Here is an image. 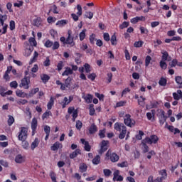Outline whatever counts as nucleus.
<instances>
[{
  "label": "nucleus",
  "mask_w": 182,
  "mask_h": 182,
  "mask_svg": "<svg viewBox=\"0 0 182 182\" xmlns=\"http://www.w3.org/2000/svg\"><path fill=\"white\" fill-rule=\"evenodd\" d=\"M177 65V60L173 59L171 62L169 63V66H171V68H176V66Z\"/></svg>",
  "instance_id": "obj_59"
},
{
  "label": "nucleus",
  "mask_w": 182,
  "mask_h": 182,
  "mask_svg": "<svg viewBox=\"0 0 182 182\" xmlns=\"http://www.w3.org/2000/svg\"><path fill=\"white\" fill-rule=\"evenodd\" d=\"M80 36V41H84L85 38H86V29H84L82 31V32L79 34Z\"/></svg>",
  "instance_id": "obj_31"
},
{
  "label": "nucleus",
  "mask_w": 182,
  "mask_h": 182,
  "mask_svg": "<svg viewBox=\"0 0 182 182\" xmlns=\"http://www.w3.org/2000/svg\"><path fill=\"white\" fill-rule=\"evenodd\" d=\"M92 163L97 166L100 163V156L97 155L93 159H92Z\"/></svg>",
  "instance_id": "obj_35"
},
{
  "label": "nucleus",
  "mask_w": 182,
  "mask_h": 182,
  "mask_svg": "<svg viewBox=\"0 0 182 182\" xmlns=\"http://www.w3.org/2000/svg\"><path fill=\"white\" fill-rule=\"evenodd\" d=\"M41 80H43V82H48V80H49L50 77H49V75L46 74H43V75L41 76Z\"/></svg>",
  "instance_id": "obj_47"
},
{
  "label": "nucleus",
  "mask_w": 182,
  "mask_h": 182,
  "mask_svg": "<svg viewBox=\"0 0 182 182\" xmlns=\"http://www.w3.org/2000/svg\"><path fill=\"white\" fill-rule=\"evenodd\" d=\"M80 141L82 144H84V147H85V150H86V151H90V145H89V142L86 140H85V139H81Z\"/></svg>",
  "instance_id": "obj_16"
},
{
  "label": "nucleus",
  "mask_w": 182,
  "mask_h": 182,
  "mask_svg": "<svg viewBox=\"0 0 182 182\" xmlns=\"http://www.w3.org/2000/svg\"><path fill=\"white\" fill-rule=\"evenodd\" d=\"M175 81H176V82L177 83V85L178 86H181V85H182V77H181V76H176L175 77Z\"/></svg>",
  "instance_id": "obj_43"
},
{
  "label": "nucleus",
  "mask_w": 182,
  "mask_h": 182,
  "mask_svg": "<svg viewBox=\"0 0 182 182\" xmlns=\"http://www.w3.org/2000/svg\"><path fill=\"white\" fill-rule=\"evenodd\" d=\"M103 173L106 177H110V176H112V171H110V169H103Z\"/></svg>",
  "instance_id": "obj_40"
},
{
  "label": "nucleus",
  "mask_w": 182,
  "mask_h": 182,
  "mask_svg": "<svg viewBox=\"0 0 182 182\" xmlns=\"http://www.w3.org/2000/svg\"><path fill=\"white\" fill-rule=\"evenodd\" d=\"M173 99L175 100H180L181 99H182V91H181V90H178L177 93L173 92Z\"/></svg>",
  "instance_id": "obj_13"
},
{
  "label": "nucleus",
  "mask_w": 182,
  "mask_h": 182,
  "mask_svg": "<svg viewBox=\"0 0 182 182\" xmlns=\"http://www.w3.org/2000/svg\"><path fill=\"white\" fill-rule=\"evenodd\" d=\"M90 134H95L97 132V126L95 124H92L89 128Z\"/></svg>",
  "instance_id": "obj_17"
},
{
  "label": "nucleus",
  "mask_w": 182,
  "mask_h": 182,
  "mask_svg": "<svg viewBox=\"0 0 182 182\" xmlns=\"http://www.w3.org/2000/svg\"><path fill=\"white\" fill-rule=\"evenodd\" d=\"M50 177L53 182H57L56 181V175L53 171L50 172Z\"/></svg>",
  "instance_id": "obj_52"
},
{
  "label": "nucleus",
  "mask_w": 182,
  "mask_h": 182,
  "mask_svg": "<svg viewBox=\"0 0 182 182\" xmlns=\"http://www.w3.org/2000/svg\"><path fill=\"white\" fill-rule=\"evenodd\" d=\"M44 132L46 134H50V127L46 125L44 127Z\"/></svg>",
  "instance_id": "obj_60"
},
{
  "label": "nucleus",
  "mask_w": 182,
  "mask_h": 182,
  "mask_svg": "<svg viewBox=\"0 0 182 182\" xmlns=\"http://www.w3.org/2000/svg\"><path fill=\"white\" fill-rule=\"evenodd\" d=\"M39 143H41V141H39V139L35 138L34 141L31 144V150L33 151L38 146H39Z\"/></svg>",
  "instance_id": "obj_12"
},
{
  "label": "nucleus",
  "mask_w": 182,
  "mask_h": 182,
  "mask_svg": "<svg viewBox=\"0 0 182 182\" xmlns=\"http://www.w3.org/2000/svg\"><path fill=\"white\" fill-rule=\"evenodd\" d=\"M69 75H73V71H72L70 67H65V70L62 73V76H69Z\"/></svg>",
  "instance_id": "obj_18"
},
{
  "label": "nucleus",
  "mask_w": 182,
  "mask_h": 182,
  "mask_svg": "<svg viewBox=\"0 0 182 182\" xmlns=\"http://www.w3.org/2000/svg\"><path fill=\"white\" fill-rule=\"evenodd\" d=\"M69 100L67 97H65L63 100V101L60 102V105L63 107V109H65V107H66V106H68V105H69Z\"/></svg>",
  "instance_id": "obj_23"
},
{
  "label": "nucleus",
  "mask_w": 182,
  "mask_h": 182,
  "mask_svg": "<svg viewBox=\"0 0 182 182\" xmlns=\"http://www.w3.org/2000/svg\"><path fill=\"white\" fill-rule=\"evenodd\" d=\"M38 92H39V87H36L34 89H32L29 93L28 94L27 97H33L34 95H36V93H38Z\"/></svg>",
  "instance_id": "obj_22"
},
{
  "label": "nucleus",
  "mask_w": 182,
  "mask_h": 182,
  "mask_svg": "<svg viewBox=\"0 0 182 182\" xmlns=\"http://www.w3.org/2000/svg\"><path fill=\"white\" fill-rule=\"evenodd\" d=\"M63 66H65V64H63V61H60L58 65H57V68H58V72H60V70L62 69H63Z\"/></svg>",
  "instance_id": "obj_50"
},
{
  "label": "nucleus",
  "mask_w": 182,
  "mask_h": 182,
  "mask_svg": "<svg viewBox=\"0 0 182 182\" xmlns=\"http://www.w3.org/2000/svg\"><path fill=\"white\" fill-rule=\"evenodd\" d=\"M9 26H10V31H14V30H15V21H14L11 20V21H10Z\"/></svg>",
  "instance_id": "obj_63"
},
{
  "label": "nucleus",
  "mask_w": 182,
  "mask_h": 182,
  "mask_svg": "<svg viewBox=\"0 0 182 182\" xmlns=\"http://www.w3.org/2000/svg\"><path fill=\"white\" fill-rule=\"evenodd\" d=\"M107 144H109V141H102L101 143V148L99 151V154H103V153H105V151H106V150H107L108 149V146Z\"/></svg>",
  "instance_id": "obj_9"
},
{
  "label": "nucleus",
  "mask_w": 182,
  "mask_h": 182,
  "mask_svg": "<svg viewBox=\"0 0 182 182\" xmlns=\"http://www.w3.org/2000/svg\"><path fill=\"white\" fill-rule=\"evenodd\" d=\"M165 61L166 60H162L160 62V66H161V69H164V70L167 69V63H166Z\"/></svg>",
  "instance_id": "obj_53"
},
{
  "label": "nucleus",
  "mask_w": 182,
  "mask_h": 182,
  "mask_svg": "<svg viewBox=\"0 0 182 182\" xmlns=\"http://www.w3.org/2000/svg\"><path fill=\"white\" fill-rule=\"evenodd\" d=\"M38 55L39 54L38 53V52H36V51L34 52L33 58H32L30 60L29 65H32V63H33V62H36V59L38 58Z\"/></svg>",
  "instance_id": "obj_30"
},
{
  "label": "nucleus",
  "mask_w": 182,
  "mask_h": 182,
  "mask_svg": "<svg viewBox=\"0 0 182 182\" xmlns=\"http://www.w3.org/2000/svg\"><path fill=\"white\" fill-rule=\"evenodd\" d=\"M110 41L112 45H117V37H116V35L114 34L113 36H112Z\"/></svg>",
  "instance_id": "obj_38"
},
{
  "label": "nucleus",
  "mask_w": 182,
  "mask_h": 182,
  "mask_svg": "<svg viewBox=\"0 0 182 182\" xmlns=\"http://www.w3.org/2000/svg\"><path fill=\"white\" fill-rule=\"evenodd\" d=\"M44 46L46 48H52L53 46V42L50 41V40H47L44 43Z\"/></svg>",
  "instance_id": "obj_42"
},
{
  "label": "nucleus",
  "mask_w": 182,
  "mask_h": 182,
  "mask_svg": "<svg viewBox=\"0 0 182 182\" xmlns=\"http://www.w3.org/2000/svg\"><path fill=\"white\" fill-rule=\"evenodd\" d=\"M159 85L160 86H166V85H167V80L164 77H161L159 81Z\"/></svg>",
  "instance_id": "obj_37"
},
{
  "label": "nucleus",
  "mask_w": 182,
  "mask_h": 182,
  "mask_svg": "<svg viewBox=\"0 0 182 182\" xmlns=\"http://www.w3.org/2000/svg\"><path fill=\"white\" fill-rule=\"evenodd\" d=\"M0 164L1 166H3V167H8L9 166L8 161L4 159L0 160Z\"/></svg>",
  "instance_id": "obj_62"
},
{
  "label": "nucleus",
  "mask_w": 182,
  "mask_h": 182,
  "mask_svg": "<svg viewBox=\"0 0 182 182\" xmlns=\"http://www.w3.org/2000/svg\"><path fill=\"white\" fill-rule=\"evenodd\" d=\"M124 123L128 127H133V126L136 124V122L132 119V115H130L129 114H127L124 117Z\"/></svg>",
  "instance_id": "obj_6"
},
{
  "label": "nucleus",
  "mask_w": 182,
  "mask_h": 182,
  "mask_svg": "<svg viewBox=\"0 0 182 182\" xmlns=\"http://www.w3.org/2000/svg\"><path fill=\"white\" fill-rule=\"evenodd\" d=\"M36 129H38V119L36 118H33L31 122L32 136L35 135Z\"/></svg>",
  "instance_id": "obj_10"
},
{
  "label": "nucleus",
  "mask_w": 182,
  "mask_h": 182,
  "mask_svg": "<svg viewBox=\"0 0 182 182\" xmlns=\"http://www.w3.org/2000/svg\"><path fill=\"white\" fill-rule=\"evenodd\" d=\"M159 141V136L157 135H151L149 137L146 136L141 141V146L143 153H148L149 146L147 144H157Z\"/></svg>",
  "instance_id": "obj_1"
},
{
  "label": "nucleus",
  "mask_w": 182,
  "mask_h": 182,
  "mask_svg": "<svg viewBox=\"0 0 182 182\" xmlns=\"http://www.w3.org/2000/svg\"><path fill=\"white\" fill-rule=\"evenodd\" d=\"M127 166H129V164H127V161H124V162L117 164V166L121 168L127 167Z\"/></svg>",
  "instance_id": "obj_56"
},
{
  "label": "nucleus",
  "mask_w": 182,
  "mask_h": 182,
  "mask_svg": "<svg viewBox=\"0 0 182 182\" xmlns=\"http://www.w3.org/2000/svg\"><path fill=\"white\" fill-rule=\"evenodd\" d=\"M77 58H75V63H77V65H80V63H81L80 61V58H82V54L80 53H75Z\"/></svg>",
  "instance_id": "obj_39"
},
{
  "label": "nucleus",
  "mask_w": 182,
  "mask_h": 182,
  "mask_svg": "<svg viewBox=\"0 0 182 182\" xmlns=\"http://www.w3.org/2000/svg\"><path fill=\"white\" fill-rule=\"evenodd\" d=\"M60 46V44H59V42L55 41L53 43L52 49L53 50H56V49H59V47Z\"/></svg>",
  "instance_id": "obj_45"
},
{
  "label": "nucleus",
  "mask_w": 182,
  "mask_h": 182,
  "mask_svg": "<svg viewBox=\"0 0 182 182\" xmlns=\"http://www.w3.org/2000/svg\"><path fill=\"white\" fill-rule=\"evenodd\" d=\"M16 163L21 164L25 161V158L21 154H18L15 158Z\"/></svg>",
  "instance_id": "obj_19"
},
{
  "label": "nucleus",
  "mask_w": 182,
  "mask_h": 182,
  "mask_svg": "<svg viewBox=\"0 0 182 182\" xmlns=\"http://www.w3.org/2000/svg\"><path fill=\"white\" fill-rule=\"evenodd\" d=\"M50 116H52V112L50 111H46L45 113L42 115L43 120H45L46 119H48Z\"/></svg>",
  "instance_id": "obj_34"
},
{
  "label": "nucleus",
  "mask_w": 182,
  "mask_h": 182,
  "mask_svg": "<svg viewBox=\"0 0 182 182\" xmlns=\"http://www.w3.org/2000/svg\"><path fill=\"white\" fill-rule=\"evenodd\" d=\"M80 173H85L87 171V166L85 164H81L80 165Z\"/></svg>",
  "instance_id": "obj_27"
},
{
  "label": "nucleus",
  "mask_w": 182,
  "mask_h": 182,
  "mask_svg": "<svg viewBox=\"0 0 182 182\" xmlns=\"http://www.w3.org/2000/svg\"><path fill=\"white\" fill-rule=\"evenodd\" d=\"M62 144H60L59 141H56L53 144V146H50V150H52V151H56L59 150V149H62Z\"/></svg>",
  "instance_id": "obj_11"
},
{
  "label": "nucleus",
  "mask_w": 182,
  "mask_h": 182,
  "mask_svg": "<svg viewBox=\"0 0 182 182\" xmlns=\"http://www.w3.org/2000/svg\"><path fill=\"white\" fill-rule=\"evenodd\" d=\"M18 139L20 141H25L28 139V128L25 127L20 128Z\"/></svg>",
  "instance_id": "obj_3"
},
{
  "label": "nucleus",
  "mask_w": 182,
  "mask_h": 182,
  "mask_svg": "<svg viewBox=\"0 0 182 182\" xmlns=\"http://www.w3.org/2000/svg\"><path fill=\"white\" fill-rule=\"evenodd\" d=\"M146 117L148 120H151V119H154V110H151V112H147Z\"/></svg>",
  "instance_id": "obj_36"
},
{
  "label": "nucleus",
  "mask_w": 182,
  "mask_h": 182,
  "mask_svg": "<svg viewBox=\"0 0 182 182\" xmlns=\"http://www.w3.org/2000/svg\"><path fill=\"white\" fill-rule=\"evenodd\" d=\"M159 174L160 176H161V177H162L164 180H166L167 178V171H166V169L161 170L159 171Z\"/></svg>",
  "instance_id": "obj_29"
},
{
  "label": "nucleus",
  "mask_w": 182,
  "mask_h": 182,
  "mask_svg": "<svg viewBox=\"0 0 182 182\" xmlns=\"http://www.w3.org/2000/svg\"><path fill=\"white\" fill-rule=\"evenodd\" d=\"M107 157H109L110 161L112 163H116L117 161H119V155H117L116 153L110 154V151H108L106 154Z\"/></svg>",
  "instance_id": "obj_7"
},
{
  "label": "nucleus",
  "mask_w": 182,
  "mask_h": 182,
  "mask_svg": "<svg viewBox=\"0 0 182 182\" xmlns=\"http://www.w3.org/2000/svg\"><path fill=\"white\" fill-rule=\"evenodd\" d=\"M54 104H55V99L53 98V97H51L50 99V101L47 105V107L48 110H50L52 109V106H53Z\"/></svg>",
  "instance_id": "obj_26"
},
{
  "label": "nucleus",
  "mask_w": 182,
  "mask_h": 182,
  "mask_svg": "<svg viewBox=\"0 0 182 182\" xmlns=\"http://www.w3.org/2000/svg\"><path fill=\"white\" fill-rule=\"evenodd\" d=\"M114 130H117V132H120L119 138L121 140H123V139L126 137V133H127V128L126 127V126H124V124L117 122L114 125Z\"/></svg>",
  "instance_id": "obj_2"
},
{
  "label": "nucleus",
  "mask_w": 182,
  "mask_h": 182,
  "mask_svg": "<svg viewBox=\"0 0 182 182\" xmlns=\"http://www.w3.org/2000/svg\"><path fill=\"white\" fill-rule=\"evenodd\" d=\"M157 117L159 118L160 124L163 125L166 123V120H167V117L166 116V112L163 109H158Z\"/></svg>",
  "instance_id": "obj_5"
},
{
  "label": "nucleus",
  "mask_w": 182,
  "mask_h": 182,
  "mask_svg": "<svg viewBox=\"0 0 182 182\" xmlns=\"http://www.w3.org/2000/svg\"><path fill=\"white\" fill-rule=\"evenodd\" d=\"M77 9L78 11L77 15H78V16H82V6H80V4L77 5Z\"/></svg>",
  "instance_id": "obj_54"
},
{
  "label": "nucleus",
  "mask_w": 182,
  "mask_h": 182,
  "mask_svg": "<svg viewBox=\"0 0 182 182\" xmlns=\"http://www.w3.org/2000/svg\"><path fill=\"white\" fill-rule=\"evenodd\" d=\"M144 43V42H143L141 41H136L134 43V48H141V46H143Z\"/></svg>",
  "instance_id": "obj_44"
},
{
  "label": "nucleus",
  "mask_w": 182,
  "mask_h": 182,
  "mask_svg": "<svg viewBox=\"0 0 182 182\" xmlns=\"http://www.w3.org/2000/svg\"><path fill=\"white\" fill-rule=\"evenodd\" d=\"M7 122L9 126H12V124H14V123L15 122V118H14V117H12L11 115H9Z\"/></svg>",
  "instance_id": "obj_33"
},
{
  "label": "nucleus",
  "mask_w": 182,
  "mask_h": 182,
  "mask_svg": "<svg viewBox=\"0 0 182 182\" xmlns=\"http://www.w3.org/2000/svg\"><path fill=\"white\" fill-rule=\"evenodd\" d=\"M82 122H80V120L76 122L75 127L77 130H80V129H82Z\"/></svg>",
  "instance_id": "obj_58"
},
{
  "label": "nucleus",
  "mask_w": 182,
  "mask_h": 182,
  "mask_svg": "<svg viewBox=\"0 0 182 182\" xmlns=\"http://www.w3.org/2000/svg\"><path fill=\"white\" fill-rule=\"evenodd\" d=\"M143 19H144V16H140V17L136 16V17H134L131 19V23H137V22H139V21H143Z\"/></svg>",
  "instance_id": "obj_25"
},
{
  "label": "nucleus",
  "mask_w": 182,
  "mask_h": 182,
  "mask_svg": "<svg viewBox=\"0 0 182 182\" xmlns=\"http://www.w3.org/2000/svg\"><path fill=\"white\" fill-rule=\"evenodd\" d=\"M161 53L162 60H168V62H170V60H171V56L168 55V53H167V51L163 50Z\"/></svg>",
  "instance_id": "obj_14"
},
{
  "label": "nucleus",
  "mask_w": 182,
  "mask_h": 182,
  "mask_svg": "<svg viewBox=\"0 0 182 182\" xmlns=\"http://www.w3.org/2000/svg\"><path fill=\"white\" fill-rule=\"evenodd\" d=\"M93 12L92 11H86L84 15L85 18H88V19H92L93 18Z\"/></svg>",
  "instance_id": "obj_41"
},
{
  "label": "nucleus",
  "mask_w": 182,
  "mask_h": 182,
  "mask_svg": "<svg viewBox=\"0 0 182 182\" xmlns=\"http://www.w3.org/2000/svg\"><path fill=\"white\" fill-rule=\"evenodd\" d=\"M143 136H144V132H143V131H139V134L136 136V139L137 140H141V139H143Z\"/></svg>",
  "instance_id": "obj_48"
},
{
  "label": "nucleus",
  "mask_w": 182,
  "mask_h": 182,
  "mask_svg": "<svg viewBox=\"0 0 182 182\" xmlns=\"http://www.w3.org/2000/svg\"><path fill=\"white\" fill-rule=\"evenodd\" d=\"M67 24H68V20H60L56 23V26L60 27L65 26V25H67Z\"/></svg>",
  "instance_id": "obj_28"
},
{
  "label": "nucleus",
  "mask_w": 182,
  "mask_h": 182,
  "mask_svg": "<svg viewBox=\"0 0 182 182\" xmlns=\"http://www.w3.org/2000/svg\"><path fill=\"white\" fill-rule=\"evenodd\" d=\"M16 96H18V97H26L27 99H28V94L21 90H17L16 92Z\"/></svg>",
  "instance_id": "obj_15"
},
{
  "label": "nucleus",
  "mask_w": 182,
  "mask_h": 182,
  "mask_svg": "<svg viewBox=\"0 0 182 182\" xmlns=\"http://www.w3.org/2000/svg\"><path fill=\"white\" fill-rule=\"evenodd\" d=\"M95 96L99 99V100H102V102L105 100V95L103 94L96 92Z\"/></svg>",
  "instance_id": "obj_51"
},
{
  "label": "nucleus",
  "mask_w": 182,
  "mask_h": 182,
  "mask_svg": "<svg viewBox=\"0 0 182 182\" xmlns=\"http://www.w3.org/2000/svg\"><path fill=\"white\" fill-rule=\"evenodd\" d=\"M28 42H29L31 46H36V45H38L36 40L33 37H31L28 40Z\"/></svg>",
  "instance_id": "obj_32"
},
{
  "label": "nucleus",
  "mask_w": 182,
  "mask_h": 182,
  "mask_svg": "<svg viewBox=\"0 0 182 182\" xmlns=\"http://www.w3.org/2000/svg\"><path fill=\"white\" fill-rule=\"evenodd\" d=\"M82 99L85 100L86 103H92L93 100V96L90 94L82 96Z\"/></svg>",
  "instance_id": "obj_21"
},
{
  "label": "nucleus",
  "mask_w": 182,
  "mask_h": 182,
  "mask_svg": "<svg viewBox=\"0 0 182 182\" xmlns=\"http://www.w3.org/2000/svg\"><path fill=\"white\" fill-rule=\"evenodd\" d=\"M79 154H81L80 149H77L75 151L70 154V159H76V157H77Z\"/></svg>",
  "instance_id": "obj_20"
},
{
  "label": "nucleus",
  "mask_w": 182,
  "mask_h": 182,
  "mask_svg": "<svg viewBox=\"0 0 182 182\" xmlns=\"http://www.w3.org/2000/svg\"><path fill=\"white\" fill-rule=\"evenodd\" d=\"M127 103L126 101H119L117 102L116 107H122V106H124Z\"/></svg>",
  "instance_id": "obj_57"
},
{
  "label": "nucleus",
  "mask_w": 182,
  "mask_h": 182,
  "mask_svg": "<svg viewBox=\"0 0 182 182\" xmlns=\"http://www.w3.org/2000/svg\"><path fill=\"white\" fill-rule=\"evenodd\" d=\"M129 26V22L124 21L119 26L120 29H124V28H127Z\"/></svg>",
  "instance_id": "obj_61"
},
{
  "label": "nucleus",
  "mask_w": 182,
  "mask_h": 182,
  "mask_svg": "<svg viewBox=\"0 0 182 182\" xmlns=\"http://www.w3.org/2000/svg\"><path fill=\"white\" fill-rule=\"evenodd\" d=\"M141 33H145L147 35L149 33V30L144 27H140Z\"/></svg>",
  "instance_id": "obj_64"
},
{
  "label": "nucleus",
  "mask_w": 182,
  "mask_h": 182,
  "mask_svg": "<svg viewBox=\"0 0 182 182\" xmlns=\"http://www.w3.org/2000/svg\"><path fill=\"white\" fill-rule=\"evenodd\" d=\"M21 147H23V149L24 150H29V142L27 141L26 140L24 141H21Z\"/></svg>",
  "instance_id": "obj_24"
},
{
  "label": "nucleus",
  "mask_w": 182,
  "mask_h": 182,
  "mask_svg": "<svg viewBox=\"0 0 182 182\" xmlns=\"http://www.w3.org/2000/svg\"><path fill=\"white\" fill-rule=\"evenodd\" d=\"M31 83V80L28 77H25L21 80L20 83V87H23V89H29V84Z\"/></svg>",
  "instance_id": "obj_8"
},
{
  "label": "nucleus",
  "mask_w": 182,
  "mask_h": 182,
  "mask_svg": "<svg viewBox=\"0 0 182 182\" xmlns=\"http://www.w3.org/2000/svg\"><path fill=\"white\" fill-rule=\"evenodd\" d=\"M60 41L63 44V46H65L66 45H70L71 47L75 46V41H73V38L70 36V33H68L67 39L65 37H61Z\"/></svg>",
  "instance_id": "obj_4"
},
{
  "label": "nucleus",
  "mask_w": 182,
  "mask_h": 182,
  "mask_svg": "<svg viewBox=\"0 0 182 182\" xmlns=\"http://www.w3.org/2000/svg\"><path fill=\"white\" fill-rule=\"evenodd\" d=\"M84 68L85 69L86 73H90V72H92V70L90 68V65H89L88 63H85L84 65Z\"/></svg>",
  "instance_id": "obj_49"
},
{
  "label": "nucleus",
  "mask_w": 182,
  "mask_h": 182,
  "mask_svg": "<svg viewBox=\"0 0 182 182\" xmlns=\"http://www.w3.org/2000/svg\"><path fill=\"white\" fill-rule=\"evenodd\" d=\"M150 62H151V57L150 55H147L145 58V66L146 68L150 65Z\"/></svg>",
  "instance_id": "obj_46"
},
{
  "label": "nucleus",
  "mask_w": 182,
  "mask_h": 182,
  "mask_svg": "<svg viewBox=\"0 0 182 182\" xmlns=\"http://www.w3.org/2000/svg\"><path fill=\"white\" fill-rule=\"evenodd\" d=\"M31 53H32V48H29V49L26 48L25 50L24 56H27V57L31 56Z\"/></svg>",
  "instance_id": "obj_55"
}]
</instances>
